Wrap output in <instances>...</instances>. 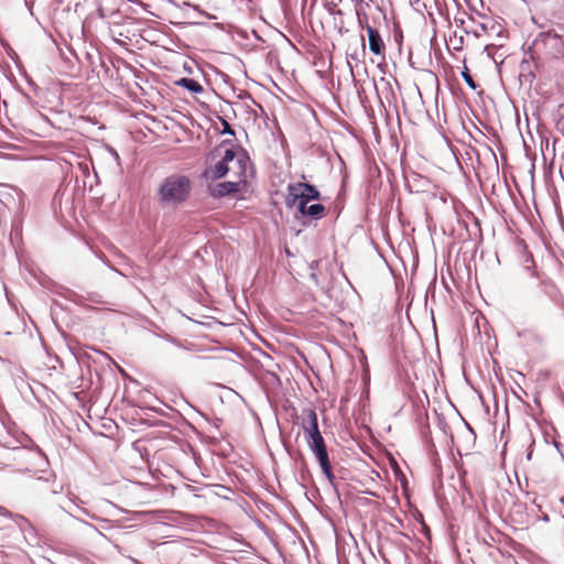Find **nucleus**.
<instances>
[{"label":"nucleus","instance_id":"1","mask_svg":"<svg viewBox=\"0 0 564 564\" xmlns=\"http://www.w3.org/2000/svg\"><path fill=\"white\" fill-rule=\"evenodd\" d=\"M191 192L189 177L183 174H172L160 183L156 199L162 207L176 208L188 199Z\"/></svg>","mask_w":564,"mask_h":564},{"label":"nucleus","instance_id":"2","mask_svg":"<svg viewBox=\"0 0 564 564\" xmlns=\"http://www.w3.org/2000/svg\"><path fill=\"white\" fill-rule=\"evenodd\" d=\"M318 198L319 192L311 184L297 182L288 186L286 205L289 207H293L295 204H300V202L310 203Z\"/></svg>","mask_w":564,"mask_h":564},{"label":"nucleus","instance_id":"3","mask_svg":"<svg viewBox=\"0 0 564 564\" xmlns=\"http://www.w3.org/2000/svg\"><path fill=\"white\" fill-rule=\"evenodd\" d=\"M358 22L360 28L367 32L370 52L377 56L384 57L387 47L379 31L368 23L366 14L362 18L358 17Z\"/></svg>","mask_w":564,"mask_h":564},{"label":"nucleus","instance_id":"4","mask_svg":"<svg viewBox=\"0 0 564 564\" xmlns=\"http://www.w3.org/2000/svg\"><path fill=\"white\" fill-rule=\"evenodd\" d=\"M249 169V158L246 153H235L232 151V158L228 163V173L232 174L237 180L243 184L247 182V173Z\"/></svg>","mask_w":564,"mask_h":564},{"label":"nucleus","instance_id":"5","mask_svg":"<svg viewBox=\"0 0 564 564\" xmlns=\"http://www.w3.org/2000/svg\"><path fill=\"white\" fill-rule=\"evenodd\" d=\"M296 209L302 216H310L314 219H318L323 216L325 207L322 204H312L300 202V204H295Z\"/></svg>","mask_w":564,"mask_h":564},{"label":"nucleus","instance_id":"6","mask_svg":"<svg viewBox=\"0 0 564 564\" xmlns=\"http://www.w3.org/2000/svg\"><path fill=\"white\" fill-rule=\"evenodd\" d=\"M312 452L315 454V456L321 465V468H322L323 473L325 474V476L327 477V479L329 481H333L334 475L332 473L330 462L328 458L326 446L313 449Z\"/></svg>","mask_w":564,"mask_h":564},{"label":"nucleus","instance_id":"7","mask_svg":"<svg viewBox=\"0 0 564 564\" xmlns=\"http://www.w3.org/2000/svg\"><path fill=\"white\" fill-rule=\"evenodd\" d=\"M303 430L306 440L321 434L317 424V415L314 411H308L307 420L303 423Z\"/></svg>","mask_w":564,"mask_h":564},{"label":"nucleus","instance_id":"8","mask_svg":"<svg viewBox=\"0 0 564 564\" xmlns=\"http://www.w3.org/2000/svg\"><path fill=\"white\" fill-rule=\"evenodd\" d=\"M232 158V150H226L224 158L216 163L213 170V176L216 178H220L228 174V163Z\"/></svg>","mask_w":564,"mask_h":564},{"label":"nucleus","instance_id":"9","mask_svg":"<svg viewBox=\"0 0 564 564\" xmlns=\"http://www.w3.org/2000/svg\"><path fill=\"white\" fill-rule=\"evenodd\" d=\"M241 181H228L217 185L215 192L219 196H225L231 193H236L240 191Z\"/></svg>","mask_w":564,"mask_h":564},{"label":"nucleus","instance_id":"10","mask_svg":"<svg viewBox=\"0 0 564 564\" xmlns=\"http://www.w3.org/2000/svg\"><path fill=\"white\" fill-rule=\"evenodd\" d=\"M176 84L195 94L203 91V86L197 80L192 78H181L176 82Z\"/></svg>","mask_w":564,"mask_h":564},{"label":"nucleus","instance_id":"11","mask_svg":"<svg viewBox=\"0 0 564 564\" xmlns=\"http://www.w3.org/2000/svg\"><path fill=\"white\" fill-rule=\"evenodd\" d=\"M306 442L311 451L325 446V442L322 434H318L312 438H307Z\"/></svg>","mask_w":564,"mask_h":564},{"label":"nucleus","instance_id":"12","mask_svg":"<svg viewBox=\"0 0 564 564\" xmlns=\"http://www.w3.org/2000/svg\"><path fill=\"white\" fill-rule=\"evenodd\" d=\"M462 76L464 78V80L466 82V84L471 88V89H476L477 88V84L476 82L474 80V78L471 77L468 68H465V70L462 73Z\"/></svg>","mask_w":564,"mask_h":564},{"label":"nucleus","instance_id":"13","mask_svg":"<svg viewBox=\"0 0 564 564\" xmlns=\"http://www.w3.org/2000/svg\"><path fill=\"white\" fill-rule=\"evenodd\" d=\"M220 126H221V128H218L220 133H229L231 135H235L234 130L231 129L230 124L226 120L220 119Z\"/></svg>","mask_w":564,"mask_h":564},{"label":"nucleus","instance_id":"14","mask_svg":"<svg viewBox=\"0 0 564 564\" xmlns=\"http://www.w3.org/2000/svg\"><path fill=\"white\" fill-rule=\"evenodd\" d=\"M556 128L561 132L562 139H564V116L557 121Z\"/></svg>","mask_w":564,"mask_h":564},{"label":"nucleus","instance_id":"15","mask_svg":"<svg viewBox=\"0 0 564 564\" xmlns=\"http://www.w3.org/2000/svg\"><path fill=\"white\" fill-rule=\"evenodd\" d=\"M107 149L115 155L116 159L119 158L118 153L113 149H111L109 145H107Z\"/></svg>","mask_w":564,"mask_h":564},{"label":"nucleus","instance_id":"16","mask_svg":"<svg viewBox=\"0 0 564 564\" xmlns=\"http://www.w3.org/2000/svg\"><path fill=\"white\" fill-rule=\"evenodd\" d=\"M361 41H362V44H361V45H362V50H361V52H362V55H365V53H366V52H365V48H366V45H365V39H364V37H361Z\"/></svg>","mask_w":564,"mask_h":564},{"label":"nucleus","instance_id":"17","mask_svg":"<svg viewBox=\"0 0 564 564\" xmlns=\"http://www.w3.org/2000/svg\"><path fill=\"white\" fill-rule=\"evenodd\" d=\"M350 57L355 61H359L357 53L351 54Z\"/></svg>","mask_w":564,"mask_h":564},{"label":"nucleus","instance_id":"18","mask_svg":"<svg viewBox=\"0 0 564 564\" xmlns=\"http://www.w3.org/2000/svg\"><path fill=\"white\" fill-rule=\"evenodd\" d=\"M560 110L564 113V101L560 105Z\"/></svg>","mask_w":564,"mask_h":564},{"label":"nucleus","instance_id":"19","mask_svg":"<svg viewBox=\"0 0 564 564\" xmlns=\"http://www.w3.org/2000/svg\"><path fill=\"white\" fill-rule=\"evenodd\" d=\"M549 145L550 143L549 142H545V149L549 150Z\"/></svg>","mask_w":564,"mask_h":564},{"label":"nucleus","instance_id":"20","mask_svg":"<svg viewBox=\"0 0 564 564\" xmlns=\"http://www.w3.org/2000/svg\"><path fill=\"white\" fill-rule=\"evenodd\" d=\"M524 149H525V151H529V148H528L527 143H524Z\"/></svg>","mask_w":564,"mask_h":564}]
</instances>
